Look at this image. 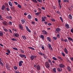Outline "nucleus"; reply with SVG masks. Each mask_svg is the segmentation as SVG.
Wrapping results in <instances>:
<instances>
[{
	"label": "nucleus",
	"mask_w": 73,
	"mask_h": 73,
	"mask_svg": "<svg viewBox=\"0 0 73 73\" xmlns=\"http://www.w3.org/2000/svg\"><path fill=\"white\" fill-rule=\"evenodd\" d=\"M45 65L46 68H50V64L49 62H45Z\"/></svg>",
	"instance_id": "nucleus-1"
},
{
	"label": "nucleus",
	"mask_w": 73,
	"mask_h": 73,
	"mask_svg": "<svg viewBox=\"0 0 73 73\" xmlns=\"http://www.w3.org/2000/svg\"><path fill=\"white\" fill-rule=\"evenodd\" d=\"M61 31V29L59 28H56L55 30V33H59V32Z\"/></svg>",
	"instance_id": "nucleus-2"
},
{
	"label": "nucleus",
	"mask_w": 73,
	"mask_h": 73,
	"mask_svg": "<svg viewBox=\"0 0 73 73\" xmlns=\"http://www.w3.org/2000/svg\"><path fill=\"white\" fill-rule=\"evenodd\" d=\"M19 29H20V30H21V31L23 30V25H21V24H19Z\"/></svg>",
	"instance_id": "nucleus-3"
},
{
	"label": "nucleus",
	"mask_w": 73,
	"mask_h": 73,
	"mask_svg": "<svg viewBox=\"0 0 73 73\" xmlns=\"http://www.w3.org/2000/svg\"><path fill=\"white\" fill-rule=\"evenodd\" d=\"M6 67L8 70H10V69H9V68H10L9 64L6 63Z\"/></svg>",
	"instance_id": "nucleus-4"
},
{
	"label": "nucleus",
	"mask_w": 73,
	"mask_h": 73,
	"mask_svg": "<svg viewBox=\"0 0 73 73\" xmlns=\"http://www.w3.org/2000/svg\"><path fill=\"white\" fill-rule=\"evenodd\" d=\"M42 32L43 35H46L48 34V33L45 30H42Z\"/></svg>",
	"instance_id": "nucleus-5"
},
{
	"label": "nucleus",
	"mask_w": 73,
	"mask_h": 73,
	"mask_svg": "<svg viewBox=\"0 0 73 73\" xmlns=\"http://www.w3.org/2000/svg\"><path fill=\"white\" fill-rule=\"evenodd\" d=\"M36 69L37 70H40V69H41V67L40 65L39 64H38L36 65Z\"/></svg>",
	"instance_id": "nucleus-6"
},
{
	"label": "nucleus",
	"mask_w": 73,
	"mask_h": 73,
	"mask_svg": "<svg viewBox=\"0 0 73 73\" xmlns=\"http://www.w3.org/2000/svg\"><path fill=\"white\" fill-rule=\"evenodd\" d=\"M59 66L60 68H64L65 67V65L62 64H59Z\"/></svg>",
	"instance_id": "nucleus-7"
},
{
	"label": "nucleus",
	"mask_w": 73,
	"mask_h": 73,
	"mask_svg": "<svg viewBox=\"0 0 73 73\" xmlns=\"http://www.w3.org/2000/svg\"><path fill=\"white\" fill-rule=\"evenodd\" d=\"M48 45L49 48L50 50L52 51V50H53V48H52V46H51V45H50V44H48Z\"/></svg>",
	"instance_id": "nucleus-8"
},
{
	"label": "nucleus",
	"mask_w": 73,
	"mask_h": 73,
	"mask_svg": "<svg viewBox=\"0 0 73 73\" xmlns=\"http://www.w3.org/2000/svg\"><path fill=\"white\" fill-rule=\"evenodd\" d=\"M64 52L66 53V54H68V51L67 50V49L66 48H65L64 49Z\"/></svg>",
	"instance_id": "nucleus-9"
},
{
	"label": "nucleus",
	"mask_w": 73,
	"mask_h": 73,
	"mask_svg": "<svg viewBox=\"0 0 73 73\" xmlns=\"http://www.w3.org/2000/svg\"><path fill=\"white\" fill-rule=\"evenodd\" d=\"M46 17H42V21L44 22L45 21V19H46Z\"/></svg>",
	"instance_id": "nucleus-10"
},
{
	"label": "nucleus",
	"mask_w": 73,
	"mask_h": 73,
	"mask_svg": "<svg viewBox=\"0 0 73 73\" xmlns=\"http://www.w3.org/2000/svg\"><path fill=\"white\" fill-rule=\"evenodd\" d=\"M23 63V62L22 60H21L19 62V66H22V64Z\"/></svg>",
	"instance_id": "nucleus-11"
},
{
	"label": "nucleus",
	"mask_w": 73,
	"mask_h": 73,
	"mask_svg": "<svg viewBox=\"0 0 73 73\" xmlns=\"http://www.w3.org/2000/svg\"><path fill=\"white\" fill-rule=\"evenodd\" d=\"M14 36L15 37H19V34L16 33H14Z\"/></svg>",
	"instance_id": "nucleus-12"
},
{
	"label": "nucleus",
	"mask_w": 73,
	"mask_h": 73,
	"mask_svg": "<svg viewBox=\"0 0 73 73\" xmlns=\"http://www.w3.org/2000/svg\"><path fill=\"white\" fill-rule=\"evenodd\" d=\"M25 22V19H22L21 20V23L22 24H24Z\"/></svg>",
	"instance_id": "nucleus-13"
},
{
	"label": "nucleus",
	"mask_w": 73,
	"mask_h": 73,
	"mask_svg": "<svg viewBox=\"0 0 73 73\" xmlns=\"http://www.w3.org/2000/svg\"><path fill=\"white\" fill-rule=\"evenodd\" d=\"M40 38H42L43 40H44V38H45V37H44V35H41L40 36Z\"/></svg>",
	"instance_id": "nucleus-14"
},
{
	"label": "nucleus",
	"mask_w": 73,
	"mask_h": 73,
	"mask_svg": "<svg viewBox=\"0 0 73 73\" xmlns=\"http://www.w3.org/2000/svg\"><path fill=\"white\" fill-rule=\"evenodd\" d=\"M65 27L66 28H67L68 29L69 28V25L68 24H66L65 25Z\"/></svg>",
	"instance_id": "nucleus-15"
},
{
	"label": "nucleus",
	"mask_w": 73,
	"mask_h": 73,
	"mask_svg": "<svg viewBox=\"0 0 73 73\" xmlns=\"http://www.w3.org/2000/svg\"><path fill=\"white\" fill-rule=\"evenodd\" d=\"M35 58V57L33 55H31L30 56V59L31 60H33Z\"/></svg>",
	"instance_id": "nucleus-16"
},
{
	"label": "nucleus",
	"mask_w": 73,
	"mask_h": 73,
	"mask_svg": "<svg viewBox=\"0 0 73 73\" xmlns=\"http://www.w3.org/2000/svg\"><path fill=\"white\" fill-rule=\"evenodd\" d=\"M8 3L9 5H10V7H12V6H13V4H12V2H11L10 1H9L8 2Z\"/></svg>",
	"instance_id": "nucleus-17"
},
{
	"label": "nucleus",
	"mask_w": 73,
	"mask_h": 73,
	"mask_svg": "<svg viewBox=\"0 0 73 73\" xmlns=\"http://www.w3.org/2000/svg\"><path fill=\"white\" fill-rule=\"evenodd\" d=\"M2 23L4 25H7V22L5 21H3Z\"/></svg>",
	"instance_id": "nucleus-18"
},
{
	"label": "nucleus",
	"mask_w": 73,
	"mask_h": 73,
	"mask_svg": "<svg viewBox=\"0 0 73 73\" xmlns=\"http://www.w3.org/2000/svg\"><path fill=\"white\" fill-rule=\"evenodd\" d=\"M68 40H69V41H72V40H73V38H72L70 37H68L67 38Z\"/></svg>",
	"instance_id": "nucleus-19"
},
{
	"label": "nucleus",
	"mask_w": 73,
	"mask_h": 73,
	"mask_svg": "<svg viewBox=\"0 0 73 73\" xmlns=\"http://www.w3.org/2000/svg\"><path fill=\"white\" fill-rule=\"evenodd\" d=\"M3 35L4 34L3 33V32H0V36H1V37H2V36H3Z\"/></svg>",
	"instance_id": "nucleus-20"
},
{
	"label": "nucleus",
	"mask_w": 73,
	"mask_h": 73,
	"mask_svg": "<svg viewBox=\"0 0 73 73\" xmlns=\"http://www.w3.org/2000/svg\"><path fill=\"white\" fill-rule=\"evenodd\" d=\"M22 37L24 39V40H27V38L25 35H23L22 36Z\"/></svg>",
	"instance_id": "nucleus-21"
},
{
	"label": "nucleus",
	"mask_w": 73,
	"mask_h": 73,
	"mask_svg": "<svg viewBox=\"0 0 73 73\" xmlns=\"http://www.w3.org/2000/svg\"><path fill=\"white\" fill-rule=\"evenodd\" d=\"M57 70L58 72H61V71L62 70V69L60 68H58Z\"/></svg>",
	"instance_id": "nucleus-22"
},
{
	"label": "nucleus",
	"mask_w": 73,
	"mask_h": 73,
	"mask_svg": "<svg viewBox=\"0 0 73 73\" xmlns=\"http://www.w3.org/2000/svg\"><path fill=\"white\" fill-rule=\"evenodd\" d=\"M68 18H69V19H72L73 17H72V16L71 14H69V16H68Z\"/></svg>",
	"instance_id": "nucleus-23"
},
{
	"label": "nucleus",
	"mask_w": 73,
	"mask_h": 73,
	"mask_svg": "<svg viewBox=\"0 0 73 73\" xmlns=\"http://www.w3.org/2000/svg\"><path fill=\"white\" fill-rule=\"evenodd\" d=\"M6 18H7V19H10L11 20V19H12V17L11 16H6Z\"/></svg>",
	"instance_id": "nucleus-24"
},
{
	"label": "nucleus",
	"mask_w": 73,
	"mask_h": 73,
	"mask_svg": "<svg viewBox=\"0 0 73 73\" xmlns=\"http://www.w3.org/2000/svg\"><path fill=\"white\" fill-rule=\"evenodd\" d=\"M47 40H48V41H49V42H51V39H50V37H47Z\"/></svg>",
	"instance_id": "nucleus-25"
},
{
	"label": "nucleus",
	"mask_w": 73,
	"mask_h": 73,
	"mask_svg": "<svg viewBox=\"0 0 73 73\" xmlns=\"http://www.w3.org/2000/svg\"><path fill=\"white\" fill-rule=\"evenodd\" d=\"M48 61L49 63H50V65H52V61L50 60H48Z\"/></svg>",
	"instance_id": "nucleus-26"
},
{
	"label": "nucleus",
	"mask_w": 73,
	"mask_h": 73,
	"mask_svg": "<svg viewBox=\"0 0 73 73\" xmlns=\"http://www.w3.org/2000/svg\"><path fill=\"white\" fill-rule=\"evenodd\" d=\"M1 9L3 11L5 9V6H4V5H3L2 7L1 8Z\"/></svg>",
	"instance_id": "nucleus-27"
},
{
	"label": "nucleus",
	"mask_w": 73,
	"mask_h": 73,
	"mask_svg": "<svg viewBox=\"0 0 73 73\" xmlns=\"http://www.w3.org/2000/svg\"><path fill=\"white\" fill-rule=\"evenodd\" d=\"M2 60H1V58H0V64H1V65H3V63L2 62Z\"/></svg>",
	"instance_id": "nucleus-28"
},
{
	"label": "nucleus",
	"mask_w": 73,
	"mask_h": 73,
	"mask_svg": "<svg viewBox=\"0 0 73 73\" xmlns=\"http://www.w3.org/2000/svg\"><path fill=\"white\" fill-rule=\"evenodd\" d=\"M28 48H29V49H32V50H35V49L34 48L32 47H28Z\"/></svg>",
	"instance_id": "nucleus-29"
},
{
	"label": "nucleus",
	"mask_w": 73,
	"mask_h": 73,
	"mask_svg": "<svg viewBox=\"0 0 73 73\" xmlns=\"http://www.w3.org/2000/svg\"><path fill=\"white\" fill-rule=\"evenodd\" d=\"M53 70L54 73H56V68H53Z\"/></svg>",
	"instance_id": "nucleus-30"
},
{
	"label": "nucleus",
	"mask_w": 73,
	"mask_h": 73,
	"mask_svg": "<svg viewBox=\"0 0 73 73\" xmlns=\"http://www.w3.org/2000/svg\"><path fill=\"white\" fill-rule=\"evenodd\" d=\"M38 53L39 54H40V55H41V56H44V54H42V53L40 52H38Z\"/></svg>",
	"instance_id": "nucleus-31"
},
{
	"label": "nucleus",
	"mask_w": 73,
	"mask_h": 73,
	"mask_svg": "<svg viewBox=\"0 0 73 73\" xmlns=\"http://www.w3.org/2000/svg\"><path fill=\"white\" fill-rule=\"evenodd\" d=\"M67 69L68 71H70L71 70V68L69 66H68Z\"/></svg>",
	"instance_id": "nucleus-32"
},
{
	"label": "nucleus",
	"mask_w": 73,
	"mask_h": 73,
	"mask_svg": "<svg viewBox=\"0 0 73 73\" xmlns=\"http://www.w3.org/2000/svg\"><path fill=\"white\" fill-rule=\"evenodd\" d=\"M28 19H32V17L31 16V15L29 14L28 16Z\"/></svg>",
	"instance_id": "nucleus-33"
},
{
	"label": "nucleus",
	"mask_w": 73,
	"mask_h": 73,
	"mask_svg": "<svg viewBox=\"0 0 73 73\" xmlns=\"http://www.w3.org/2000/svg\"><path fill=\"white\" fill-rule=\"evenodd\" d=\"M13 68L15 70H17V69H18V67H17L16 66H13Z\"/></svg>",
	"instance_id": "nucleus-34"
},
{
	"label": "nucleus",
	"mask_w": 73,
	"mask_h": 73,
	"mask_svg": "<svg viewBox=\"0 0 73 73\" xmlns=\"http://www.w3.org/2000/svg\"><path fill=\"white\" fill-rule=\"evenodd\" d=\"M52 58L53 60H57V58H56L55 57H53Z\"/></svg>",
	"instance_id": "nucleus-35"
},
{
	"label": "nucleus",
	"mask_w": 73,
	"mask_h": 73,
	"mask_svg": "<svg viewBox=\"0 0 73 73\" xmlns=\"http://www.w3.org/2000/svg\"><path fill=\"white\" fill-rule=\"evenodd\" d=\"M53 38V40H56V39H57V37L54 36Z\"/></svg>",
	"instance_id": "nucleus-36"
},
{
	"label": "nucleus",
	"mask_w": 73,
	"mask_h": 73,
	"mask_svg": "<svg viewBox=\"0 0 73 73\" xmlns=\"http://www.w3.org/2000/svg\"><path fill=\"white\" fill-rule=\"evenodd\" d=\"M60 20H61V21H62V23H63V22H64V21H63V19H62V18L61 17H60Z\"/></svg>",
	"instance_id": "nucleus-37"
},
{
	"label": "nucleus",
	"mask_w": 73,
	"mask_h": 73,
	"mask_svg": "<svg viewBox=\"0 0 73 73\" xmlns=\"http://www.w3.org/2000/svg\"><path fill=\"white\" fill-rule=\"evenodd\" d=\"M11 40H13V41H17V39L15 38L11 39Z\"/></svg>",
	"instance_id": "nucleus-38"
},
{
	"label": "nucleus",
	"mask_w": 73,
	"mask_h": 73,
	"mask_svg": "<svg viewBox=\"0 0 73 73\" xmlns=\"http://www.w3.org/2000/svg\"><path fill=\"white\" fill-rule=\"evenodd\" d=\"M32 1L35 3H37V1L36 0H32Z\"/></svg>",
	"instance_id": "nucleus-39"
},
{
	"label": "nucleus",
	"mask_w": 73,
	"mask_h": 73,
	"mask_svg": "<svg viewBox=\"0 0 73 73\" xmlns=\"http://www.w3.org/2000/svg\"><path fill=\"white\" fill-rule=\"evenodd\" d=\"M12 22H11V21H9V25H12Z\"/></svg>",
	"instance_id": "nucleus-40"
},
{
	"label": "nucleus",
	"mask_w": 73,
	"mask_h": 73,
	"mask_svg": "<svg viewBox=\"0 0 73 73\" xmlns=\"http://www.w3.org/2000/svg\"><path fill=\"white\" fill-rule=\"evenodd\" d=\"M3 30H4V31L6 32H7L8 31V29H3Z\"/></svg>",
	"instance_id": "nucleus-41"
},
{
	"label": "nucleus",
	"mask_w": 73,
	"mask_h": 73,
	"mask_svg": "<svg viewBox=\"0 0 73 73\" xmlns=\"http://www.w3.org/2000/svg\"><path fill=\"white\" fill-rule=\"evenodd\" d=\"M9 32L10 33H12V30H11V29H9Z\"/></svg>",
	"instance_id": "nucleus-42"
},
{
	"label": "nucleus",
	"mask_w": 73,
	"mask_h": 73,
	"mask_svg": "<svg viewBox=\"0 0 73 73\" xmlns=\"http://www.w3.org/2000/svg\"><path fill=\"white\" fill-rule=\"evenodd\" d=\"M64 42H68V39L67 38H65V40H64Z\"/></svg>",
	"instance_id": "nucleus-43"
},
{
	"label": "nucleus",
	"mask_w": 73,
	"mask_h": 73,
	"mask_svg": "<svg viewBox=\"0 0 73 73\" xmlns=\"http://www.w3.org/2000/svg\"><path fill=\"white\" fill-rule=\"evenodd\" d=\"M17 7L19 8H21V6L20 4H18L17 5Z\"/></svg>",
	"instance_id": "nucleus-44"
},
{
	"label": "nucleus",
	"mask_w": 73,
	"mask_h": 73,
	"mask_svg": "<svg viewBox=\"0 0 73 73\" xmlns=\"http://www.w3.org/2000/svg\"><path fill=\"white\" fill-rule=\"evenodd\" d=\"M61 54L62 56H63L64 57H65V54L64 53V52H62Z\"/></svg>",
	"instance_id": "nucleus-45"
},
{
	"label": "nucleus",
	"mask_w": 73,
	"mask_h": 73,
	"mask_svg": "<svg viewBox=\"0 0 73 73\" xmlns=\"http://www.w3.org/2000/svg\"><path fill=\"white\" fill-rule=\"evenodd\" d=\"M13 49H14V50H18V49L16 48H13L12 47Z\"/></svg>",
	"instance_id": "nucleus-46"
},
{
	"label": "nucleus",
	"mask_w": 73,
	"mask_h": 73,
	"mask_svg": "<svg viewBox=\"0 0 73 73\" xmlns=\"http://www.w3.org/2000/svg\"><path fill=\"white\" fill-rule=\"evenodd\" d=\"M58 59H60L61 60H62V59L60 56H58Z\"/></svg>",
	"instance_id": "nucleus-47"
},
{
	"label": "nucleus",
	"mask_w": 73,
	"mask_h": 73,
	"mask_svg": "<svg viewBox=\"0 0 73 73\" xmlns=\"http://www.w3.org/2000/svg\"><path fill=\"white\" fill-rule=\"evenodd\" d=\"M21 53H24V50L21 49Z\"/></svg>",
	"instance_id": "nucleus-48"
},
{
	"label": "nucleus",
	"mask_w": 73,
	"mask_h": 73,
	"mask_svg": "<svg viewBox=\"0 0 73 73\" xmlns=\"http://www.w3.org/2000/svg\"><path fill=\"white\" fill-rule=\"evenodd\" d=\"M64 2H67L69 3V0H64Z\"/></svg>",
	"instance_id": "nucleus-49"
},
{
	"label": "nucleus",
	"mask_w": 73,
	"mask_h": 73,
	"mask_svg": "<svg viewBox=\"0 0 73 73\" xmlns=\"http://www.w3.org/2000/svg\"><path fill=\"white\" fill-rule=\"evenodd\" d=\"M7 51L9 53H11V51L9 49H7Z\"/></svg>",
	"instance_id": "nucleus-50"
},
{
	"label": "nucleus",
	"mask_w": 73,
	"mask_h": 73,
	"mask_svg": "<svg viewBox=\"0 0 73 73\" xmlns=\"http://www.w3.org/2000/svg\"><path fill=\"white\" fill-rule=\"evenodd\" d=\"M27 31H28V32H29L30 33H31V30H30V29H27Z\"/></svg>",
	"instance_id": "nucleus-51"
},
{
	"label": "nucleus",
	"mask_w": 73,
	"mask_h": 73,
	"mask_svg": "<svg viewBox=\"0 0 73 73\" xmlns=\"http://www.w3.org/2000/svg\"><path fill=\"white\" fill-rule=\"evenodd\" d=\"M6 9L7 11H9L10 10V9H9V8L8 7L6 8Z\"/></svg>",
	"instance_id": "nucleus-52"
},
{
	"label": "nucleus",
	"mask_w": 73,
	"mask_h": 73,
	"mask_svg": "<svg viewBox=\"0 0 73 73\" xmlns=\"http://www.w3.org/2000/svg\"><path fill=\"white\" fill-rule=\"evenodd\" d=\"M0 20H3V19L2 18V16L1 15H0Z\"/></svg>",
	"instance_id": "nucleus-53"
},
{
	"label": "nucleus",
	"mask_w": 73,
	"mask_h": 73,
	"mask_svg": "<svg viewBox=\"0 0 73 73\" xmlns=\"http://www.w3.org/2000/svg\"><path fill=\"white\" fill-rule=\"evenodd\" d=\"M23 58H27V57H26V56L25 55H23Z\"/></svg>",
	"instance_id": "nucleus-54"
},
{
	"label": "nucleus",
	"mask_w": 73,
	"mask_h": 73,
	"mask_svg": "<svg viewBox=\"0 0 73 73\" xmlns=\"http://www.w3.org/2000/svg\"><path fill=\"white\" fill-rule=\"evenodd\" d=\"M23 55L24 54H21L19 55V56H20V57H22V58H23Z\"/></svg>",
	"instance_id": "nucleus-55"
},
{
	"label": "nucleus",
	"mask_w": 73,
	"mask_h": 73,
	"mask_svg": "<svg viewBox=\"0 0 73 73\" xmlns=\"http://www.w3.org/2000/svg\"><path fill=\"white\" fill-rule=\"evenodd\" d=\"M35 14L36 16H38V15H39V13L38 12L35 13Z\"/></svg>",
	"instance_id": "nucleus-56"
},
{
	"label": "nucleus",
	"mask_w": 73,
	"mask_h": 73,
	"mask_svg": "<svg viewBox=\"0 0 73 73\" xmlns=\"http://www.w3.org/2000/svg\"><path fill=\"white\" fill-rule=\"evenodd\" d=\"M57 37L58 38H60V34H58L57 35Z\"/></svg>",
	"instance_id": "nucleus-57"
},
{
	"label": "nucleus",
	"mask_w": 73,
	"mask_h": 73,
	"mask_svg": "<svg viewBox=\"0 0 73 73\" xmlns=\"http://www.w3.org/2000/svg\"><path fill=\"white\" fill-rule=\"evenodd\" d=\"M57 13H58V14L59 15H60V14L61 13H60V12L58 11H57Z\"/></svg>",
	"instance_id": "nucleus-58"
},
{
	"label": "nucleus",
	"mask_w": 73,
	"mask_h": 73,
	"mask_svg": "<svg viewBox=\"0 0 73 73\" xmlns=\"http://www.w3.org/2000/svg\"><path fill=\"white\" fill-rule=\"evenodd\" d=\"M70 31L72 33H73V28H72L71 29Z\"/></svg>",
	"instance_id": "nucleus-59"
},
{
	"label": "nucleus",
	"mask_w": 73,
	"mask_h": 73,
	"mask_svg": "<svg viewBox=\"0 0 73 73\" xmlns=\"http://www.w3.org/2000/svg\"><path fill=\"white\" fill-rule=\"evenodd\" d=\"M41 48L43 50H44V47L43 46H41Z\"/></svg>",
	"instance_id": "nucleus-60"
},
{
	"label": "nucleus",
	"mask_w": 73,
	"mask_h": 73,
	"mask_svg": "<svg viewBox=\"0 0 73 73\" xmlns=\"http://www.w3.org/2000/svg\"><path fill=\"white\" fill-rule=\"evenodd\" d=\"M38 1V2L39 3H41L42 2V0H37Z\"/></svg>",
	"instance_id": "nucleus-61"
},
{
	"label": "nucleus",
	"mask_w": 73,
	"mask_h": 73,
	"mask_svg": "<svg viewBox=\"0 0 73 73\" xmlns=\"http://www.w3.org/2000/svg\"><path fill=\"white\" fill-rule=\"evenodd\" d=\"M48 25H50V26L52 25V23H48Z\"/></svg>",
	"instance_id": "nucleus-62"
},
{
	"label": "nucleus",
	"mask_w": 73,
	"mask_h": 73,
	"mask_svg": "<svg viewBox=\"0 0 73 73\" xmlns=\"http://www.w3.org/2000/svg\"><path fill=\"white\" fill-rule=\"evenodd\" d=\"M14 3L16 4V5H18V3L16 2H14Z\"/></svg>",
	"instance_id": "nucleus-63"
},
{
	"label": "nucleus",
	"mask_w": 73,
	"mask_h": 73,
	"mask_svg": "<svg viewBox=\"0 0 73 73\" xmlns=\"http://www.w3.org/2000/svg\"><path fill=\"white\" fill-rule=\"evenodd\" d=\"M58 2L59 4H60V3H61V0H58Z\"/></svg>",
	"instance_id": "nucleus-64"
}]
</instances>
